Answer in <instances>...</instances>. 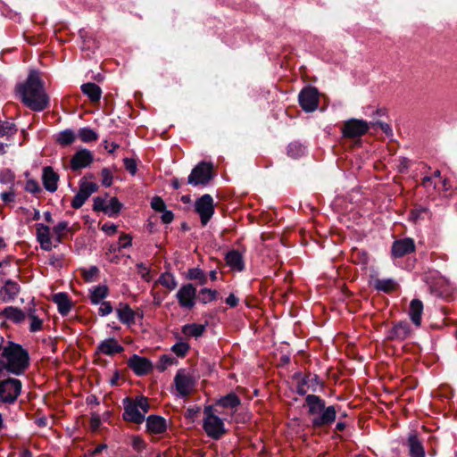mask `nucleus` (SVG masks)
Instances as JSON below:
<instances>
[{"mask_svg": "<svg viewBox=\"0 0 457 457\" xmlns=\"http://www.w3.org/2000/svg\"><path fill=\"white\" fill-rule=\"evenodd\" d=\"M16 91L31 111L42 112L49 107L50 99L44 90V81L36 71H30L25 82L17 85Z\"/></svg>", "mask_w": 457, "mask_h": 457, "instance_id": "1", "label": "nucleus"}, {"mask_svg": "<svg viewBox=\"0 0 457 457\" xmlns=\"http://www.w3.org/2000/svg\"><path fill=\"white\" fill-rule=\"evenodd\" d=\"M240 402H216L214 405H207L204 410L203 428L206 435L212 439L220 438L226 432L222 410L234 409Z\"/></svg>", "mask_w": 457, "mask_h": 457, "instance_id": "2", "label": "nucleus"}, {"mask_svg": "<svg viewBox=\"0 0 457 457\" xmlns=\"http://www.w3.org/2000/svg\"><path fill=\"white\" fill-rule=\"evenodd\" d=\"M0 371L6 370L14 375H22L29 366V352L21 345L8 341L1 353Z\"/></svg>", "mask_w": 457, "mask_h": 457, "instance_id": "3", "label": "nucleus"}, {"mask_svg": "<svg viewBox=\"0 0 457 457\" xmlns=\"http://www.w3.org/2000/svg\"><path fill=\"white\" fill-rule=\"evenodd\" d=\"M292 380L296 393L299 395H306L304 400H321L320 395H316L315 393L323 391L325 386L316 374L298 371L292 376Z\"/></svg>", "mask_w": 457, "mask_h": 457, "instance_id": "4", "label": "nucleus"}, {"mask_svg": "<svg viewBox=\"0 0 457 457\" xmlns=\"http://www.w3.org/2000/svg\"><path fill=\"white\" fill-rule=\"evenodd\" d=\"M308 406L314 427H323L334 422L337 412L333 406L325 407L323 402H308Z\"/></svg>", "mask_w": 457, "mask_h": 457, "instance_id": "5", "label": "nucleus"}, {"mask_svg": "<svg viewBox=\"0 0 457 457\" xmlns=\"http://www.w3.org/2000/svg\"><path fill=\"white\" fill-rule=\"evenodd\" d=\"M214 175L212 163L203 161L193 168L187 178V183L194 187L206 186Z\"/></svg>", "mask_w": 457, "mask_h": 457, "instance_id": "6", "label": "nucleus"}, {"mask_svg": "<svg viewBox=\"0 0 457 457\" xmlns=\"http://www.w3.org/2000/svg\"><path fill=\"white\" fill-rule=\"evenodd\" d=\"M174 385L179 396L185 398L194 390L195 379L185 369H179L174 377Z\"/></svg>", "mask_w": 457, "mask_h": 457, "instance_id": "7", "label": "nucleus"}, {"mask_svg": "<svg viewBox=\"0 0 457 457\" xmlns=\"http://www.w3.org/2000/svg\"><path fill=\"white\" fill-rule=\"evenodd\" d=\"M149 410L148 402H128L125 406L123 418L127 421L140 424Z\"/></svg>", "mask_w": 457, "mask_h": 457, "instance_id": "8", "label": "nucleus"}, {"mask_svg": "<svg viewBox=\"0 0 457 457\" xmlns=\"http://www.w3.org/2000/svg\"><path fill=\"white\" fill-rule=\"evenodd\" d=\"M369 129L366 120L352 118L344 122L342 135L345 138H356L365 135Z\"/></svg>", "mask_w": 457, "mask_h": 457, "instance_id": "9", "label": "nucleus"}, {"mask_svg": "<svg viewBox=\"0 0 457 457\" xmlns=\"http://www.w3.org/2000/svg\"><path fill=\"white\" fill-rule=\"evenodd\" d=\"M320 93L314 87H303L298 95V103L306 112H312L318 108Z\"/></svg>", "mask_w": 457, "mask_h": 457, "instance_id": "10", "label": "nucleus"}, {"mask_svg": "<svg viewBox=\"0 0 457 457\" xmlns=\"http://www.w3.org/2000/svg\"><path fill=\"white\" fill-rule=\"evenodd\" d=\"M195 210L200 216L202 225L206 226L214 214L212 196L209 194L203 195L195 201Z\"/></svg>", "mask_w": 457, "mask_h": 457, "instance_id": "11", "label": "nucleus"}, {"mask_svg": "<svg viewBox=\"0 0 457 457\" xmlns=\"http://www.w3.org/2000/svg\"><path fill=\"white\" fill-rule=\"evenodd\" d=\"M197 290L192 283L184 284L176 294L179 306L183 309L192 310L197 300Z\"/></svg>", "mask_w": 457, "mask_h": 457, "instance_id": "12", "label": "nucleus"}, {"mask_svg": "<svg viewBox=\"0 0 457 457\" xmlns=\"http://www.w3.org/2000/svg\"><path fill=\"white\" fill-rule=\"evenodd\" d=\"M20 379L9 378L0 381V400H17L21 391Z\"/></svg>", "mask_w": 457, "mask_h": 457, "instance_id": "13", "label": "nucleus"}, {"mask_svg": "<svg viewBox=\"0 0 457 457\" xmlns=\"http://www.w3.org/2000/svg\"><path fill=\"white\" fill-rule=\"evenodd\" d=\"M97 190V184L80 179L79 191L74 195L71 204V207L74 209H79L80 207L83 206V204L86 203L88 197Z\"/></svg>", "mask_w": 457, "mask_h": 457, "instance_id": "14", "label": "nucleus"}, {"mask_svg": "<svg viewBox=\"0 0 457 457\" xmlns=\"http://www.w3.org/2000/svg\"><path fill=\"white\" fill-rule=\"evenodd\" d=\"M127 364L138 377L145 376L154 370L153 362L148 358L137 354L131 355Z\"/></svg>", "mask_w": 457, "mask_h": 457, "instance_id": "15", "label": "nucleus"}, {"mask_svg": "<svg viewBox=\"0 0 457 457\" xmlns=\"http://www.w3.org/2000/svg\"><path fill=\"white\" fill-rule=\"evenodd\" d=\"M93 162V154L86 148H81L72 155L70 166L73 171H78L81 169L89 167Z\"/></svg>", "mask_w": 457, "mask_h": 457, "instance_id": "16", "label": "nucleus"}, {"mask_svg": "<svg viewBox=\"0 0 457 457\" xmlns=\"http://www.w3.org/2000/svg\"><path fill=\"white\" fill-rule=\"evenodd\" d=\"M415 251L414 240L411 237H404L395 240L391 246V255L393 258H402Z\"/></svg>", "mask_w": 457, "mask_h": 457, "instance_id": "17", "label": "nucleus"}, {"mask_svg": "<svg viewBox=\"0 0 457 457\" xmlns=\"http://www.w3.org/2000/svg\"><path fill=\"white\" fill-rule=\"evenodd\" d=\"M123 351L124 347L120 345L114 337H110L102 341L98 345L95 354L98 355L99 353H104L105 355L112 356L115 353H121Z\"/></svg>", "mask_w": 457, "mask_h": 457, "instance_id": "18", "label": "nucleus"}, {"mask_svg": "<svg viewBox=\"0 0 457 457\" xmlns=\"http://www.w3.org/2000/svg\"><path fill=\"white\" fill-rule=\"evenodd\" d=\"M52 301L57 305L58 312L62 316L68 315L74 306L73 302L65 292H59L53 295Z\"/></svg>", "mask_w": 457, "mask_h": 457, "instance_id": "19", "label": "nucleus"}, {"mask_svg": "<svg viewBox=\"0 0 457 457\" xmlns=\"http://www.w3.org/2000/svg\"><path fill=\"white\" fill-rule=\"evenodd\" d=\"M411 329L408 321L401 320L396 322L389 331L390 340H405L411 335Z\"/></svg>", "mask_w": 457, "mask_h": 457, "instance_id": "20", "label": "nucleus"}, {"mask_svg": "<svg viewBox=\"0 0 457 457\" xmlns=\"http://www.w3.org/2000/svg\"><path fill=\"white\" fill-rule=\"evenodd\" d=\"M59 175L54 170L53 167L46 166L43 168L42 182L44 187L54 193L58 188Z\"/></svg>", "mask_w": 457, "mask_h": 457, "instance_id": "21", "label": "nucleus"}, {"mask_svg": "<svg viewBox=\"0 0 457 457\" xmlns=\"http://www.w3.org/2000/svg\"><path fill=\"white\" fill-rule=\"evenodd\" d=\"M225 261L228 266L237 271H243L245 268L242 253L238 250H230L226 253Z\"/></svg>", "mask_w": 457, "mask_h": 457, "instance_id": "22", "label": "nucleus"}, {"mask_svg": "<svg viewBox=\"0 0 457 457\" xmlns=\"http://www.w3.org/2000/svg\"><path fill=\"white\" fill-rule=\"evenodd\" d=\"M80 90L92 104H97L100 102L103 92L101 87L96 83H84L80 86Z\"/></svg>", "mask_w": 457, "mask_h": 457, "instance_id": "23", "label": "nucleus"}, {"mask_svg": "<svg viewBox=\"0 0 457 457\" xmlns=\"http://www.w3.org/2000/svg\"><path fill=\"white\" fill-rule=\"evenodd\" d=\"M120 308L116 309L119 320L129 326L134 324L137 312L128 303H120Z\"/></svg>", "mask_w": 457, "mask_h": 457, "instance_id": "24", "label": "nucleus"}, {"mask_svg": "<svg viewBox=\"0 0 457 457\" xmlns=\"http://www.w3.org/2000/svg\"><path fill=\"white\" fill-rule=\"evenodd\" d=\"M109 295V287L106 285H97L89 289V299L93 305L104 302Z\"/></svg>", "mask_w": 457, "mask_h": 457, "instance_id": "25", "label": "nucleus"}, {"mask_svg": "<svg viewBox=\"0 0 457 457\" xmlns=\"http://www.w3.org/2000/svg\"><path fill=\"white\" fill-rule=\"evenodd\" d=\"M423 312V303L420 299H412L410 303L409 316L412 323L420 327Z\"/></svg>", "mask_w": 457, "mask_h": 457, "instance_id": "26", "label": "nucleus"}, {"mask_svg": "<svg viewBox=\"0 0 457 457\" xmlns=\"http://www.w3.org/2000/svg\"><path fill=\"white\" fill-rule=\"evenodd\" d=\"M1 315L15 324H21L26 318V313L21 309L14 306L5 307L1 312Z\"/></svg>", "mask_w": 457, "mask_h": 457, "instance_id": "27", "label": "nucleus"}, {"mask_svg": "<svg viewBox=\"0 0 457 457\" xmlns=\"http://www.w3.org/2000/svg\"><path fill=\"white\" fill-rule=\"evenodd\" d=\"M147 430L154 434H161L166 430L167 424L165 419L160 416H149L146 420Z\"/></svg>", "mask_w": 457, "mask_h": 457, "instance_id": "28", "label": "nucleus"}, {"mask_svg": "<svg viewBox=\"0 0 457 457\" xmlns=\"http://www.w3.org/2000/svg\"><path fill=\"white\" fill-rule=\"evenodd\" d=\"M350 258L353 263L361 265L362 269H366L370 262V255L364 249L353 247L351 250Z\"/></svg>", "mask_w": 457, "mask_h": 457, "instance_id": "29", "label": "nucleus"}, {"mask_svg": "<svg viewBox=\"0 0 457 457\" xmlns=\"http://www.w3.org/2000/svg\"><path fill=\"white\" fill-rule=\"evenodd\" d=\"M20 290L21 287L17 282L12 279H7L1 289V293L4 294L3 301L9 302L13 300L18 295Z\"/></svg>", "mask_w": 457, "mask_h": 457, "instance_id": "30", "label": "nucleus"}, {"mask_svg": "<svg viewBox=\"0 0 457 457\" xmlns=\"http://www.w3.org/2000/svg\"><path fill=\"white\" fill-rule=\"evenodd\" d=\"M206 330V326L204 324L190 323L182 327V333L187 337H200Z\"/></svg>", "mask_w": 457, "mask_h": 457, "instance_id": "31", "label": "nucleus"}, {"mask_svg": "<svg viewBox=\"0 0 457 457\" xmlns=\"http://www.w3.org/2000/svg\"><path fill=\"white\" fill-rule=\"evenodd\" d=\"M408 443L411 457H425L423 446L415 434L409 436Z\"/></svg>", "mask_w": 457, "mask_h": 457, "instance_id": "32", "label": "nucleus"}, {"mask_svg": "<svg viewBox=\"0 0 457 457\" xmlns=\"http://www.w3.org/2000/svg\"><path fill=\"white\" fill-rule=\"evenodd\" d=\"M185 278L188 280H196L201 286L207 283V276L205 272L199 267L188 269Z\"/></svg>", "mask_w": 457, "mask_h": 457, "instance_id": "33", "label": "nucleus"}, {"mask_svg": "<svg viewBox=\"0 0 457 457\" xmlns=\"http://www.w3.org/2000/svg\"><path fill=\"white\" fill-rule=\"evenodd\" d=\"M75 139L76 135L74 131L71 129H66L57 134L55 141L61 146H68L71 145L75 141Z\"/></svg>", "mask_w": 457, "mask_h": 457, "instance_id": "34", "label": "nucleus"}, {"mask_svg": "<svg viewBox=\"0 0 457 457\" xmlns=\"http://www.w3.org/2000/svg\"><path fill=\"white\" fill-rule=\"evenodd\" d=\"M374 288L377 291H381L386 294L394 292L397 288V284L392 278L387 279H376L374 282Z\"/></svg>", "mask_w": 457, "mask_h": 457, "instance_id": "35", "label": "nucleus"}, {"mask_svg": "<svg viewBox=\"0 0 457 457\" xmlns=\"http://www.w3.org/2000/svg\"><path fill=\"white\" fill-rule=\"evenodd\" d=\"M219 292L217 290L203 287L198 292L197 300L203 304H207L212 301L217 300Z\"/></svg>", "mask_w": 457, "mask_h": 457, "instance_id": "36", "label": "nucleus"}, {"mask_svg": "<svg viewBox=\"0 0 457 457\" xmlns=\"http://www.w3.org/2000/svg\"><path fill=\"white\" fill-rule=\"evenodd\" d=\"M287 154L293 159H298L304 155L305 146L297 141L291 142L287 147Z\"/></svg>", "mask_w": 457, "mask_h": 457, "instance_id": "37", "label": "nucleus"}, {"mask_svg": "<svg viewBox=\"0 0 457 457\" xmlns=\"http://www.w3.org/2000/svg\"><path fill=\"white\" fill-rule=\"evenodd\" d=\"M27 315L31 321L29 325V331L32 333L40 331L43 328V320L36 315V309L29 308Z\"/></svg>", "mask_w": 457, "mask_h": 457, "instance_id": "38", "label": "nucleus"}, {"mask_svg": "<svg viewBox=\"0 0 457 457\" xmlns=\"http://www.w3.org/2000/svg\"><path fill=\"white\" fill-rule=\"evenodd\" d=\"M67 228V220L60 221L53 228V233L55 236L54 241L57 244H62L67 238L65 229Z\"/></svg>", "mask_w": 457, "mask_h": 457, "instance_id": "39", "label": "nucleus"}, {"mask_svg": "<svg viewBox=\"0 0 457 457\" xmlns=\"http://www.w3.org/2000/svg\"><path fill=\"white\" fill-rule=\"evenodd\" d=\"M428 214V208L416 204L410 212V220L413 222H418L419 220H423L425 215Z\"/></svg>", "mask_w": 457, "mask_h": 457, "instance_id": "40", "label": "nucleus"}, {"mask_svg": "<svg viewBox=\"0 0 457 457\" xmlns=\"http://www.w3.org/2000/svg\"><path fill=\"white\" fill-rule=\"evenodd\" d=\"M158 283L170 291L174 290L178 286L175 277L170 272L162 273L158 278Z\"/></svg>", "mask_w": 457, "mask_h": 457, "instance_id": "41", "label": "nucleus"}, {"mask_svg": "<svg viewBox=\"0 0 457 457\" xmlns=\"http://www.w3.org/2000/svg\"><path fill=\"white\" fill-rule=\"evenodd\" d=\"M18 131L17 126L14 122L0 120V137H12L14 136Z\"/></svg>", "mask_w": 457, "mask_h": 457, "instance_id": "42", "label": "nucleus"}, {"mask_svg": "<svg viewBox=\"0 0 457 457\" xmlns=\"http://www.w3.org/2000/svg\"><path fill=\"white\" fill-rule=\"evenodd\" d=\"M79 137L84 143H89L96 141L98 139V134L88 127L81 128L79 130Z\"/></svg>", "mask_w": 457, "mask_h": 457, "instance_id": "43", "label": "nucleus"}, {"mask_svg": "<svg viewBox=\"0 0 457 457\" xmlns=\"http://www.w3.org/2000/svg\"><path fill=\"white\" fill-rule=\"evenodd\" d=\"M122 206L123 204L119 201L117 197H112L110 199L109 204L106 205L107 212H105V214L110 217L116 216L120 212Z\"/></svg>", "mask_w": 457, "mask_h": 457, "instance_id": "44", "label": "nucleus"}, {"mask_svg": "<svg viewBox=\"0 0 457 457\" xmlns=\"http://www.w3.org/2000/svg\"><path fill=\"white\" fill-rule=\"evenodd\" d=\"M190 345L187 342L179 341L171 346V351L180 358L186 357L189 352Z\"/></svg>", "mask_w": 457, "mask_h": 457, "instance_id": "45", "label": "nucleus"}, {"mask_svg": "<svg viewBox=\"0 0 457 457\" xmlns=\"http://www.w3.org/2000/svg\"><path fill=\"white\" fill-rule=\"evenodd\" d=\"M35 227H36V230H37V233H36L37 240L38 242H41L44 239L51 238V237H50L51 228L49 226L45 225L43 223H37L35 225Z\"/></svg>", "mask_w": 457, "mask_h": 457, "instance_id": "46", "label": "nucleus"}, {"mask_svg": "<svg viewBox=\"0 0 457 457\" xmlns=\"http://www.w3.org/2000/svg\"><path fill=\"white\" fill-rule=\"evenodd\" d=\"M176 362H177V361L174 357H171L167 354H163L159 359V362L157 364V369L159 371L162 372L168 368V366H170Z\"/></svg>", "mask_w": 457, "mask_h": 457, "instance_id": "47", "label": "nucleus"}, {"mask_svg": "<svg viewBox=\"0 0 457 457\" xmlns=\"http://www.w3.org/2000/svg\"><path fill=\"white\" fill-rule=\"evenodd\" d=\"M25 191L31 193L33 195H38L42 192V188L39 185V183L33 179H29L26 181Z\"/></svg>", "mask_w": 457, "mask_h": 457, "instance_id": "48", "label": "nucleus"}, {"mask_svg": "<svg viewBox=\"0 0 457 457\" xmlns=\"http://www.w3.org/2000/svg\"><path fill=\"white\" fill-rule=\"evenodd\" d=\"M102 185L105 187H109L112 184L113 175L110 169L103 168L101 170Z\"/></svg>", "mask_w": 457, "mask_h": 457, "instance_id": "49", "label": "nucleus"}, {"mask_svg": "<svg viewBox=\"0 0 457 457\" xmlns=\"http://www.w3.org/2000/svg\"><path fill=\"white\" fill-rule=\"evenodd\" d=\"M99 274V269L96 266H91L89 269L82 270V276L85 281L91 282L94 280V278Z\"/></svg>", "mask_w": 457, "mask_h": 457, "instance_id": "50", "label": "nucleus"}, {"mask_svg": "<svg viewBox=\"0 0 457 457\" xmlns=\"http://www.w3.org/2000/svg\"><path fill=\"white\" fill-rule=\"evenodd\" d=\"M123 164L125 169L131 174L135 175L137 171V162L136 159L133 158H124Z\"/></svg>", "mask_w": 457, "mask_h": 457, "instance_id": "51", "label": "nucleus"}, {"mask_svg": "<svg viewBox=\"0 0 457 457\" xmlns=\"http://www.w3.org/2000/svg\"><path fill=\"white\" fill-rule=\"evenodd\" d=\"M63 254H53L49 258L48 264L55 269H61L63 266Z\"/></svg>", "mask_w": 457, "mask_h": 457, "instance_id": "52", "label": "nucleus"}, {"mask_svg": "<svg viewBox=\"0 0 457 457\" xmlns=\"http://www.w3.org/2000/svg\"><path fill=\"white\" fill-rule=\"evenodd\" d=\"M151 207L155 211V212H162V211H165L166 209V204L165 202L163 201V199L160 196H154L153 197L152 201H151Z\"/></svg>", "mask_w": 457, "mask_h": 457, "instance_id": "53", "label": "nucleus"}, {"mask_svg": "<svg viewBox=\"0 0 457 457\" xmlns=\"http://www.w3.org/2000/svg\"><path fill=\"white\" fill-rule=\"evenodd\" d=\"M105 200L101 196H96L94 198L93 210L95 212H103L105 213L107 212Z\"/></svg>", "mask_w": 457, "mask_h": 457, "instance_id": "54", "label": "nucleus"}, {"mask_svg": "<svg viewBox=\"0 0 457 457\" xmlns=\"http://www.w3.org/2000/svg\"><path fill=\"white\" fill-rule=\"evenodd\" d=\"M99 304H100V307L98 309V314L100 316H102V317L107 316L112 312L113 307L110 302L104 301V302L100 303Z\"/></svg>", "mask_w": 457, "mask_h": 457, "instance_id": "55", "label": "nucleus"}, {"mask_svg": "<svg viewBox=\"0 0 457 457\" xmlns=\"http://www.w3.org/2000/svg\"><path fill=\"white\" fill-rule=\"evenodd\" d=\"M132 245V237L128 234H122L119 238L118 250L127 248Z\"/></svg>", "mask_w": 457, "mask_h": 457, "instance_id": "56", "label": "nucleus"}, {"mask_svg": "<svg viewBox=\"0 0 457 457\" xmlns=\"http://www.w3.org/2000/svg\"><path fill=\"white\" fill-rule=\"evenodd\" d=\"M137 268L138 269V272L141 275L142 278H144L145 281H150V269L146 267L143 262L137 263Z\"/></svg>", "mask_w": 457, "mask_h": 457, "instance_id": "57", "label": "nucleus"}, {"mask_svg": "<svg viewBox=\"0 0 457 457\" xmlns=\"http://www.w3.org/2000/svg\"><path fill=\"white\" fill-rule=\"evenodd\" d=\"M374 126L379 127V129L387 136L392 137L393 136V130L389 124L383 122V121H377L373 124Z\"/></svg>", "mask_w": 457, "mask_h": 457, "instance_id": "58", "label": "nucleus"}, {"mask_svg": "<svg viewBox=\"0 0 457 457\" xmlns=\"http://www.w3.org/2000/svg\"><path fill=\"white\" fill-rule=\"evenodd\" d=\"M0 198L2 201H4L5 204L12 203L14 202L15 194L12 190L3 192L0 195Z\"/></svg>", "mask_w": 457, "mask_h": 457, "instance_id": "59", "label": "nucleus"}, {"mask_svg": "<svg viewBox=\"0 0 457 457\" xmlns=\"http://www.w3.org/2000/svg\"><path fill=\"white\" fill-rule=\"evenodd\" d=\"M162 215L161 217L162 223L164 224H170L174 220V214L171 211L166 210L162 211Z\"/></svg>", "mask_w": 457, "mask_h": 457, "instance_id": "60", "label": "nucleus"}, {"mask_svg": "<svg viewBox=\"0 0 457 457\" xmlns=\"http://www.w3.org/2000/svg\"><path fill=\"white\" fill-rule=\"evenodd\" d=\"M399 162H400L399 166H398L399 171L402 173L407 171V170L410 167L411 161L406 157H402Z\"/></svg>", "mask_w": 457, "mask_h": 457, "instance_id": "61", "label": "nucleus"}, {"mask_svg": "<svg viewBox=\"0 0 457 457\" xmlns=\"http://www.w3.org/2000/svg\"><path fill=\"white\" fill-rule=\"evenodd\" d=\"M226 303L231 308H235L238 305L239 299L234 295L230 294L225 300Z\"/></svg>", "mask_w": 457, "mask_h": 457, "instance_id": "62", "label": "nucleus"}, {"mask_svg": "<svg viewBox=\"0 0 457 457\" xmlns=\"http://www.w3.org/2000/svg\"><path fill=\"white\" fill-rule=\"evenodd\" d=\"M40 246L45 251H51L53 247H56V245H53L51 238L44 239L43 241L39 242Z\"/></svg>", "mask_w": 457, "mask_h": 457, "instance_id": "63", "label": "nucleus"}, {"mask_svg": "<svg viewBox=\"0 0 457 457\" xmlns=\"http://www.w3.org/2000/svg\"><path fill=\"white\" fill-rule=\"evenodd\" d=\"M102 230L106 232L108 235H112V234L116 233L117 226L114 225V224L105 223V224L103 225Z\"/></svg>", "mask_w": 457, "mask_h": 457, "instance_id": "64", "label": "nucleus"}]
</instances>
